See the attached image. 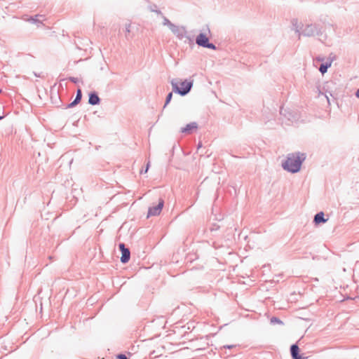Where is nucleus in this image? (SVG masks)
Returning a JSON list of instances; mask_svg holds the SVG:
<instances>
[{
  "label": "nucleus",
  "mask_w": 359,
  "mask_h": 359,
  "mask_svg": "<svg viewBox=\"0 0 359 359\" xmlns=\"http://www.w3.org/2000/svg\"><path fill=\"white\" fill-rule=\"evenodd\" d=\"M314 222L316 224H319L320 222H325L326 219H324V213L323 212L318 213L314 217Z\"/></svg>",
  "instance_id": "obj_9"
},
{
  "label": "nucleus",
  "mask_w": 359,
  "mask_h": 359,
  "mask_svg": "<svg viewBox=\"0 0 359 359\" xmlns=\"http://www.w3.org/2000/svg\"><path fill=\"white\" fill-rule=\"evenodd\" d=\"M172 93H170L168 96H167V98H166V102H165V104H167L172 99Z\"/></svg>",
  "instance_id": "obj_13"
},
{
  "label": "nucleus",
  "mask_w": 359,
  "mask_h": 359,
  "mask_svg": "<svg viewBox=\"0 0 359 359\" xmlns=\"http://www.w3.org/2000/svg\"><path fill=\"white\" fill-rule=\"evenodd\" d=\"M2 118H3L2 116H0V120H1Z\"/></svg>",
  "instance_id": "obj_17"
},
{
  "label": "nucleus",
  "mask_w": 359,
  "mask_h": 359,
  "mask_svg": "<svg viewBox=\"0 0 359 359\" xmlns=\"http://www.w3.org/2000/svg\"><path fill=\"white\" fill-rule=\"evenodd\" d=\"M327 68H328V65H321L320 67V71L322 74H325L327 70Z\"/></svg>",
  "instance_id": "obj_11"
},
{
  "label": "nucleus",
  "mask_w": 359,
  "mask_h": 359,
  "mask_svg": "<svg viewBox=\"0 0 359 359\" xmlns=\"http://www.w3.org/2000/svg\"><path fill=\"white\" fill-rule=\"evenodd\" d=\"M117 359H128L126 355L124 354H119L116 356Z\"/></svg>",
  "instance_id": "obj_14"
},
{
  "label": "nucleus",
  "mask_w": 359,
  "mask_h": 359,
  "mask_svg": "<svg viewBox=\"0 0 359 359\" xmlns=\"http://www.w3.org/2000/svg\"><path fill=\"white\" fill-rule=\"evenodd\" d=\"M88 102L92 105L97 104L100 102V98L96 94L91 93L89 96Z\"/></svg>",
  "instance_id": "obj_8"
},
{
  "label": "nucleus",
  "mask_w": 359,
  "mask_h": 359,
  "mask_svg": "<svg viewBox=\"0 0 359 359\" xmlns=\"http://www.w3.org/2000/svg\"><path fill=\"white\" fill-rule=\"evenodd\" d=\"M196 43L199 46L207 47L211 49H215V46L212 43H209L208 36L204 34H200L196 38Z\"/></svg>",
  "instance_id": "obj_3"
},
{
  "label": "nucleus",
  "mask_w": 359,
  "mask_h": 359,
  "mask_svg": "<svg viewBox=\"0 0 359 359\" xmlns=\"http://www.w3.org/2000/svg\"><path fill=\"white\" fill-rule=\"evenodd\" d=\"M271 323H273V324H275V323L282 324L283 323L282 321L280 319H278V318H277L276 317H273V318H271Z\"/></svg>",
  "instance_id": "obj_12"
},
{
  "label": "nucleus",
  "mask_w": 359,
  "mask_h": 359,
  "mask_svg": "<svg viewBox=\"0 0 359 359\" xmlns=\"http://www.w3.org/2000/svg\"><path fill=\"white\" fill-rule=\"evenodd\" d=\"M81 96H82V95H81V89H78V90H77V93H76V98H75L74 101V102H72L69 104V106H70V107H72V106H74L75 104H78V103L81 101Z\"/></svg>",
  "instance_id": "obj_10"
},
{
  "label": "nucleus",
  "mask_w": 359,
  "mask_h": 359,
  "mask_svg": "<svg viewBox=\"0 0 359 359\" xmlns=\"http://www.w3.org/2000/svg\"><path fill=\"white\" fill-rule=\"evenodd\" d=\"M233 346H229L228 348H232Z\"/></svg>",
  "instance_id": "obj_16"
},
{
  "label": "nucleus",
  "mask_w": 359,
  "mask_h": 359,
  "mask_svg": "<svg viewBox=\"0 0 359 359\" xmlns=\"http://www.w3.org/2000/svg\"><path fill=\"white\" fill-rule=\"evenodd\" d=\"M163 204H164L163 200L160 199L157 206L149 208L148 215H147V217H151V216L158 215L163 209Z\"/></svg>",
  "instance_id": "obj_4"
},
{
  "label": "nucleus",
  "mask_w": 359,
  "mask_h": 359,
  "mask_svg": "<svg viewBox=\"0 0 359 359\" xmlns=\"http://www.w3.org/2000/svg\"><path fill=\"white\" fill-rule=\"evenodd\" d=\"M356 95L358 97H359V89L358 90L357 93H356Z\"/></svg>",
  "instance_id": "obj_15"
},
{
  "label": "nucleus",
  "mask_w": 359,
  "mask_h": 359,
  "mask_svg": "<svg viewBox=\"0 0 359 359\" xmlns=\"http://www.w3.org/2000/svg\"><path fill=\"white\" fill-rule=\"evenodd\" d=\"M172 86L174 90L182 95H184L190 90L192 86V83L188 81H180V86H178L177 82L172 81Z\"/></svg>",
  "instance_id": "obj_2"
},
{
  "label": "nucleus",
  "mask_w": 359,
  "mask_h": 359,
  "mask_svg": "<svg viewBox=\"0 0 359 359\" xmlns=\"http://www.w3.org/2000/svg\"><path fill=\"white\" fill-rule=\"evenodd\" d=\"M197 128H198V126H197V124L196 123H191L189 124H187L186 126V127L182 128L181 131L182 133H190L193 130H196Z\"/></svg>",
  "instance_id": "obj_6"
},
{
  "label": "nucleus",
  "mask_w": 359,
  "mask_h": 359,
  "mask_svg": "<svg viewBox=\"0 0 359 359\" xmlns=\"http://www.w3.org/2000/svg\"><path fill=\"white\" fill-rule=\"evenodd\" d=\"M299 347L297 345H292L291 346V354L294 359H302L299 355Z\"/></svg>",
  "instance_id": "obj_7"
},
{
  "label": "nucleus",
  "mask_w": 359,
  "mask_h": 359,
  "mask_svg": "<svg viewBox=\"0 0 359 359\" xmlns=\"http://www.w3.org/2000/svg\"><path fill=\"white\" fill-rule=\"evenodd\" d=\"M119 248L121 251L122 255L121 257V261L123 263H126L130 259V251L128 248L125 247V245L123 243L119 244Z\"/></svg>",
  "instance_id": "obj_5"
},
{
  "label": "nucleus",
  "mask_w": 359,
  "mask_h": 359,
  "mask_svg": "<svg viewBox=\"0 0 359 359\" xmlns=\"http://www.w3.org/2000/svg\"><path fill=\"white\" fill-rule=\"evenodd\" d=\"M305 156L303 154L295 153L289 154L286 161L283 163V167L291 172H297L300 170Z\"/></svg>",
  "instance_id": "obj_1"
}]
</instances>
